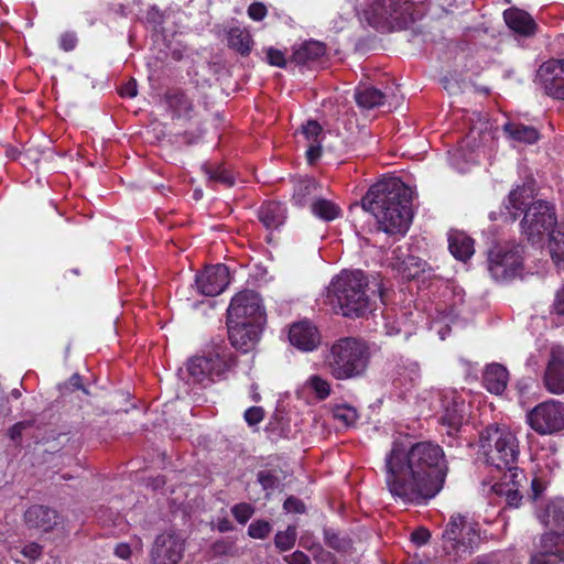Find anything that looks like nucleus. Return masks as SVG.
Masks as SVG:
<instances>
[{"mask_svg":"<svg viewBox=\"0 0 564 564\" xmlns=\"http://www.w3.org/2000/svg\"><path fill=\"white\" fill-rule=\"evenodd\" d=\"M447 470L443 448L437 444L410 445L395 440L384 460L386 486L395 500L422 503L442 490Z\"/></svg>","mask_w":564,"mask_h":564,"instance_id":"nucleus-1","label":"nucleus"},{"mask_svg":"<svg viewBox=\"0 0 564 564\" xmlns=\"http://www.w3.org/2000/svg\"><path fill=\"white\" fill-rule=\"evenodd\" d=\"M362 209L371 213L380 230L404 235L412 220L408 187L392 177L373 184L361 199Z\"/></svg>","mask_w":564,"mask_h":564,"instance_id":"nucleus-2","label":"nucleus"},{"mask_svg":"<svg viewBox=\"0 0 564 564\" xmlns=\"http://www.w3.org/2000/svg\"><path fill=\"white\" fill-rule=\"evenodd\" d=\"M532 189L527 186H519L510 192L508 199L505 204L506 217L510 221H514L524 210V216L521 221L523 235L533 245L540 243L544 236L555 230L557 218L555 215L554 206L543 202L536 200L528 206V199L531 197Z\"/></svg>","mask_w":564,"mask_h":564,"instance_id":"nucleus-3","label":"nucleus"},{"mask_svg":"<svg viewBox=\"0 0 564 564\" xmlns=\"http://www.w3.org/2000/svg\"><path fill=\"white\" fill-rule=\"evenodd\" d=\"M479 452L486 464L506 470V478L519 476V441L509 426L491 424L484 429L479 435Z\"/></svg>","mask_w":564,"mask_h":564,"instance_id":"nucleus-4","label":"nucleus"},{"mask_svg":"<svg viewBox=\"0 0 564 564\" xmlns=\"http://www.w3.org/2000/svg\"><path fill=\"white\" fill-rule=\"evenodd\" d=\"M368 345L355 337H344L334 341L323 357L326 371L336 380L361 378L369 366Z\"/></svg>","mask_w":564,"mask_h":564,"instance_id":"nucleus-5","label":"nucleus"},{"mask_svg":"<svg viewBox=\"0 0 564 564\" xmlns=\"http://www.w3.org/2000/svg\"><path fill=\"white\" fill-rule=\"evenodd\" d=\"M367 278L361 270L343 271L333 279L328 297L333 308L347 317H359L369 308Z\"/></svg>","mask_w":564,"mask_h":564,"instance_id":"nucleus-6","label":"nucleus"},{"mask_svg":"<svg viewBox=\"0 0 564 564\" xmlns=\"http://www.w3.org/2000/svg\"><path fill=\"white\" fill-rule=\"evenodd\" d=\"M236 366V357L226 346H215L207 354L195 356L187 362V372L194 383L204 387L225 378Z\"/></svg>","mask_w":564,"mask_h":564,"instance_id":"nucleus-7","label":"nucleus"},{"mask_svg":"<svg viewBox=\"0 0 564 564\" xmlns=\"http://www.w3.org/2000/svg\"><path fill=\"white\" fill-rule=\"evenodd\" d=\"M443 550L453 560L469 556L480 542L479 528L459 514L452 516L442 534Z\"/></svg>","mask_w":564,"mask_h":564,"instance_id":"nucleus-8","label":"nucleus"},{"mask_svg":"<svg viewBox=\"0 0 564 564\" xmlns=\"http://www.w3.org/2000/svg\"><path fill=\"white\" fill-rule=\"evenodd\" d=\"M523 261V246L509 241L490 250L488 270L496 281L503 282L521 275Z\"/></svg>","mask_w":564,"mask_h":564,"instance_id":"nucleus-9","label":"nucleus"},{"mask_svg":"<svg viewBox=\"0 0 564 564\" xmlns=\"http://www.w3.org/2000/svg\"><path fill=\"white\" fill-rule=\"evenodd\" d=\"M370 25L381 32L403 29L414 21L412 4L404 2L379 1L365 12Z\"/></svg>","mask_w":564,"mask_h":564,"instance_id":"nucleus-10","label":"nucleus"},{"mask_svg":"<svg viewBox=\"0 0 564 564\" xmlns=\"http://www.w3.org/2000/svg\"><path fill=\"white\" fill-rule=\"evenodd\" d=\"M527 423L539 435H556L564 431V403L547 400L527 413Z\"/></svg>","mask_w":564,"mask_h":564,"instance_id":"nucleus-11","label":"nucleus"},{"mask_svg":"<svg viewBox=\"0 0 564 564\" xmlns=\"http://www.w3.org/2000/svg\"><path fill=\"white\" fill-rule=\"evenodd\" d=\"M227 321L265 325L267 315L259 294L250 290L236 294L228 307Z\"/></svg>","mask_w":564,"mask_h":564,"instance_id":"nucleus-12","label":"nucleus"},{"mask_svg":"<svg viewBox=\"0 0 564 564\" xmlns=\"http://www.w3.org/2000/svg\"><path fill=\"white\" fill-rule=\"evenodd\" d=\"M489 132L474 126L469 133L462 140L459 145L449 151L451 164L459 172H466L469 165L478 162L482 145L490 139Z\"/></svg>","mask_w":564,"mask_h":564,"instance_id":"nucleus-13","label":"nucleus"},{"mask_svg":"<svg viewBox=\"0 0 564 564\" xmlns=\"http://www.w3.org/2000/svg\"><path fill=\"white\" fill-rule=\"evenodd\" d=\"M185 541L173 530L156 535L150 550L152 564H177L184 553Z\"/></svg>","mask_w":564,"mask_h":564,"instance_id":"nucleus-14","label":"nucleus"},{"mask_svg":"<svg viewBox=\"0 0 564 564\" xmlns=\"http://www.w3.org/2000/svg\"><path fill=\"white\" fill-rule=\"evenodd\" d=\"M534 83L546 96L564 100V59L543 63L536 72Z\"/></svg>","mask_w":564,"mask_h":564,"instance_id":"nucleus-15","label":"nucleus"},{"mask_svg":"<svg viewBox=\"0 0 564 564\" xmlns=\"http://www.w3.org/2000/svg\"><path fill=\"white\" fill-rule=\"evenodd\" d=\"M442 405L440 422L449 429L448 434L457 432L465 420V401L455 390L438 392Z\"/></svg>","mask_w":564,"mask_h":564,"instance_id":"nucleus-16","label":"nucleus"},{"mask_svg":"<svg viewBox=\"0 0 564 564\" xmlns=\"http://www.w3.org/2000/svg\"><path fill=\"white\" fill-rule=\"evenodd\" d=\"M530 564H564V534H542L539 551L531 556Z\"/></svg>","mask_w":564,"mask_h":564,"instance_id":"nucleus-17","label":"nucleus"},{"mask_svg":"<svg viewBox=\"0 0 564 564\" xmlns=\"http://www.w3.org/2000/svg\"><path fill=\"white\" fill-rule=\"evenodd\" d=\"M195 284L198 292L206 296L220 294L229 284V272L225 264L218 263L206 267L196 275Z\"/></svg>","mask_w":564,"mask_h":564,"instance_id":"nucleus-18","label":"nucleus"},{"mask_svg":"<svg viewBox=\"0 0 564 564\" xmlns=\"http://www.w3.org/2000/svg\"><path fill=\"white\" fill-rule=\"evenodd\" d=\"M229 340L241 352L251 351L259 343L264 325L227 321Z\"/></svg>","mask_w":564,"mask_h":564,"instance_id":"nucleus-19","label":"nucleus"},{"mask_svg":"<svg viewBox=\"0 0 564 564\" xmlns=\"http://www.w3.org/2000/svg\"><path fill=\"white\" fill-rule=\"evenodd\" d=\"M290 343L303 351L315 350L319 343L321 336L317 328L310 322H300L291 326L289 330Z\"/></svg>","mask_w":564,"mask_h":564,"instance_id":"nucleus-20","label":"nucleus"},{"mask_svg":"<svg viewBox=\"0 0 564 564\" xmlns=\"http://www.w3.org/2000/svg\"><path fill=\"white\" fill-rule=\"evenodd\" d=\"M24 521L31 529L48 532L56 524V512L48 507L35 505L24 512Z\"/></svg>","mask_w":564,"mask_h":564,"instance_id":"nucleus-21","label":"nucleus"},{"mask_svg":"<svg viewBox=\"0 0 564 564\" xmlns=\"http://www.w3.org/2000/svg\"><path fill=\"white\" fill-rule=\"evenodd\" d=\"M508 381L509 371L501 364H489L482 371V384L490 393L501 394L506 390Z\"/></svg>","mask_w":564,"mask_h":564,"instance_id":"nucleus-22","label":"nucleus"},{"mask_svg":"<svg viewBox=\"0 0 564 564\" xmlns=\"http://www.w3.org/2000/svg\"><path fill=\"white\" fill-rule=\"evenodd\" d=\"M544 384L553 394L564 393V358L560 354H552L544 375Z\"/></svg>","mask_w":564,"mask_h":564,"instance_id":"nucleus-23","label":"nucleus"},{"mask_svg":"<svg viewBox=\"0 0 564 564\" xmlns=\"http://www.w3.org/2000/svg\"><path fill=\"white\" fill-rule=\"evenodd\" d=\"M390 265L392 269L397 270L402 278L412 279L421 271L422 261L417 257L404 254L400 248H397L392 251Z\"/></svg>","mask_w":564,"mask_h":564,"instance_id":"nucleus-24","label":"nucleus"},{"mask_svg":"<svg viewBox=\"0 0 564 564\" xmlns=\"http://www.w3.org/2000/svg\"><path fill=\"white\" fill-rule=\"evenodd\" d=\"M448 249L455 259L466 262L475 252L474 240L463 231L448 234Z\"/></svg>","mask_w":564,"mask_h":564,"instance_id":"nucleus-25","label":"nucleus"},{"mask_svg":"<svg viewBox=\"0 0 564 564\" xmlns=\"http://www.w3.org/2000/svg\"><path fill=\"white\" fill-rule=\"evenodd\" d=\"M507 25L521 35H532L535 31V22L529 13L519 9H507L503 12Z\"/></svg>","mask_w":564,"mask_h":564,"instance_id":"nucleus-26","label":"nucleus"},{"mask_svg":"<svg viewBox=\"0 0 564 564\" xmlns=\"http://www.w3.org/2000/svg\"><path fill=\"white\" fill-rule=\"evenodd\" d=\"M258 217L267 229H276L284 223L285 208L278 202H268L259 208Z\"/></svg>","mask_w":564,"mask_h":564,"instance_id":"nucleus-27","label":"nucleus"},{"mask_svg":"<svg viewBox=\"0 0 564 564\" xmlns=\"http://www.w3.org/2000/svg\"><path fill=\"white\" fill-rule=\"evenodd\" d=\"M525 479L522 473L519 470V476L517 478H506L503 476V480L494 486V490L500 495L506 497V501L508 506L518 508L522 500V496L519 492V487L521 486V481Z\"/></svg>","mask_w":564,"mask_h":564,"instance_id":"nucleus-28","label":"nucleus"},{"mask_svg":"<svg viewBox=\"0 0 564 564\" xmlns=\"http://www.w3.org/2000/svg\"><path fill=\"white\" fill-rule=\"evenodd\" d=\"M503 131L512 141L533 144L540 139L539 131L530 126L517 122H507L503 124Z\"/></svg>","mask_w":564,"mask_h":564,"instance_id":"nucleus-29","label":"nucleus"},{"mask_svg":"<svg viewBox=\"0 0 564 564\" xmlns=\"http://www.w3.org/2000/svg\"><path fill=\"white\" fill-rule=\"evenodd\" d=\"M549 253L558 269H564V224L552 230L547 240Z\"/></svg>","mask_w":564,"mask_h":564,"instance_id":"nucleus-30","label":"nucleus"},{"mask_svg":"<svg viewBox=\"0 0 564 564\" xmlns=\"http://www.w3.org/2000/svg\"><path fill=\"white\" fill-rule=\"evenodd\" d=\"M355 99L359 107L372 109L383 105L386 94L375 87L362 86L357 88Z\"/></svg>","mask_w":564,"mask_h":564,"instance_id":"nucleus-31","label":"nucleus"},{"mask_svg":"<svg viewBox=\"0 0 564 564\" xmlns=\"http://www.w3.org/2000/svg\"><path fill=\"white\" fill-rule=\"evenodd\" d=\"M538 518L545 525L564 527V499L550 502L545 511L538 514Z\"/></svg>","mask_w":564,"mask_h":564,"instance_id":"nucleus-32","label":"nucleus"},{"mask_svg":"<svg viewBox=\"0 0 564 564\" xmlns=\"http://www.w3.org/2000/svg\"><path fill=\"white\" fill-rule=\"evenodd\" d=\"M420 377V366L415 361H408L404 365H399L392 380L393 384L401 388L413 383Z\"/></svg>","mask_w":564,"mask_h":564,"instance_id":"nucleus-33","label":"nucleus"},{"mask_svg":"<svg viewBox=\"0 0 564 564\" xmlns=\"http://www.w3.org/2000/svg\"><path fill=\"white\" fill-rule=\"evenodd\" d=\"M250 33L240 26H234L228 31V44L241 54H247L251 47Z\"/></svg>","mask_w":564,"mask_h":564,"instance_id":"nucleus-34","label":"nucleus"},{"mask_svg":"<svg viewBox=\"0 0 564 564\" xmlns=\"http://www.w3.org/2000/svg\"><path fill=\"white\" fill-rule=\"evenodd\" d=\"M303 389L314 393L316 399L319 401L327 399L332 392V386L329 381L319 375L310 376L305 380Z\"/></svg>","mask_w":564,"mask_h":564,"instance_id":"nucleus-35","label":"nucleus"},{"mask_svg":"<svg viewBox=\"0 0 564 564\" xmlns=\"http://www.w3.org/2000/svg\"><path fill=\"white\" fill-rule=\"evenodd\" d=\"M311 209L316 217L325 221H332L340 216L339 206L325 198L313 202Z\"/></svg>","mask_w":564,"mask_h":564,"instance_id":"nucleus-36","label":"nucleus"},{"mask_svg":"<svg viewBox=\"0 0 564 564\" xmlns=\"http://www.w3.org/2000/svg\"><path fill=\"white\" fill-rule=\"evenodd\" d=\"M316 183L311 178L299 180L294 185L292 202L295 206L303 207L313 196Z\"/></svg>","mask_w":564,"mask_h":564,"instance_id":"nucleus-37","label":"nucleus"},{"mask_svg":"<svg viewBox=\"0 0 564 564\" xmlns=\"http://www.w3.org/2000/svg\"><path fill=\"white\" fill-rule=\"evenodd\" d=\"M325 54V45L317 41L305 42L296 52L295 59L299 63L315 61Z\"/></svg>","mask_w":564,"mask_h":564,"instance_id":"nucleus-38","label":"nucleus"},{"mask_svg":"<svg viewBox=\"0 0 564 564\" xmlns=\"http://www.w3.org/2000/svg\"><path fill=\"white\" fill-rule=\"evenodd\" d=\"M297 532L294 525H289L284 531H279L274 536V545L281 552L291 550L296 542Z\"/></svg>","mask_w":564,"mask_h":564,"instance_id":"nucleus-39","label":"nucleus"},{"mask_svg":"<svg viewBox=\"0 0 564 564\" xmlns=\"http://www.w3.org/2000/svg\"><path fill=\"white\" fill-rule=\"evenodd\" d=\"M204 170H205V173L210 183H220L227 187H230L234 185V177H232L231 173L228 170H226L225 167H223V166H216V167L205 166Z\"/></svg>","mask_w":564,"mask_h":564,"instance_id":"nucleus-40","label":"nucleus"},{"mask_svg":"<svg viewBox=\"0 0 564 564\" xmlns=\"http://www.w3.org/2000/svg\"><path fill=\"white\" fill-rule=\"evenodd\" d=\"M333 416L341 422L345 426H351L356 423L358 414L355 408L341 404L333 408Z\"/></svg>","mask_w":564,"mask_h":564,"instance_id":"nucleus-41","label":"nucleus"},{"mask_svg":"<svg viewBox=\"0 0 564 564\" xmlns=\"http://www.w3.org/2000/svg\"><path fill=\"white\" fill-rule=\"evenodd\" d=\"M166 102L177 116L183 112H187L191 109L188 99L180 91L166 95Z\"/></svg>","mask_w":564,"mask_h":564,"instance_id":"nucleus-42","label":"nucleus"},{"mask_svg":"<svg viewBox=\"0 0 564 564\" xmlns=\"http://www.w3.org/2000/svg\"><path fill=\"white\" fill-rule=\"evenodd\" d=\"M324 538H325V543L329 547H332L336 551H346L350 547L349 540H347L343 536H339V534H337L336 532H334L330 529L324 530Z\"/></svg>","mask_w":564,"mask_h":564,"instance_id":"nucleus-43","label":"nucleus"},{"mask_svg":"<svg viewBox=\"0 0 564 564\" xmlns=\"http://www.w3.org/2000/svg\"><path fill=\"white\" fill-rule=\"evenodd\" d=\"M271 532V524L264 520L253 521L248 528V534L252 539H264Z\"/></svg>","mask_w":564,"mask_h":564,"instance_id":"nucleus-44","label":"nucleus"},{"mask_svg":"<svg viewBox=\"0 0 564 564\" xmlns=\"http://www.w3.org/2000/svg\"><path fill=\"white\" fill-rule=\"evenodd\" d=\"M253 512V507L246 502L237 503L231 508L232 516L240 524L247 523L248 520L252 517Z\"/></svg>","mask_w":564,"mask_h":564,"instance_id":"nucleus-45","label":"nucleus"},{"mask_svg":"<svg viewBox=\"0 0 564 564\" xmlns=\"http://www.w3.org/2000/svg\"><path fill=\"white\" fill-rule=\"evenodd\" d=\"M302 134L305 137L307 143L322 142V127L317 121H307V123L302 127Z\"/></svg>","mask_w":564,"mask_h":564,"instance_id":"nucleus-46","label":"nucleus"},{"mask_svg":"<svg viewBox=\"0 0 564 564\" xmlns=\"http://www.w3.org/2000/svg\"><path fill=\"white\" fill-rule=\"evenodd\" d=\"M258 481L264 490H273L279 486V478L272 470H260L258 473Z\"/></svg>","mask_w":564,"mask_h":564,"instance_id":"nucleus-47","label":"nucleus"},{"mask_svg":"<svg viewBox=\"0 0 564 564\" xmlns=\"http://www.w3.org/2000/svg\"><path fill=\"white\" fill-rule=\"evenodd\" d=\"M243 417L249 426H254L264 417V411L261 406H251L245 411Z\"/></svg>","mask_w":564,"mask_h":564,"instance_id":"nucleus-48","label":"nucleus"},{"mask_svg":"<svg viewBox=\"0 0 564 564\" xmlns=\"http://www.w3.org/2000/svg\"><path fill=\"white\" fill-rule=\"evenodd\" d=\"M24 557L34 562L39 560L43 554V546L36 542H30L25 544L21 551Z\"/></svg>","mask_w":564,"mask_h":564,"instance_id":"nucleus-49","label":"nucleus"},{"mask_svg":"<svg viewBox=\"0 0 564 564\" xmlns=\"http://www.w3.org/2000/svg\"><path fill=\"white\" fill-rule=\"evenodd\" d=\"M268 13L267 7L262 2H253L248 8V15L253 21H261Z\"/></svg>","mask_w":564,"mask_h":564,"instance_id":"nucleus-50","label":"nucleus"},{"mask_svg":"<svg viewBox=\"0 0 564 564\" xmlns=\"http://www.w3.org/2000/svg\"><path fill=\"white\" fill-rule=\"evenodd\" d=\"M267 61L270 65L284 67L285 66V57L284 54L274 48H269L267 52Z\"/></svg>","mask_w":564,"mask_h":564,"instance_id":"nucleus-51","label":"nucleus"},{"mask_svg":"<svg viewBox=\"0 0 564 564\" xmlns=\"http://www.w3.org/2000/svg\"><path fill=\"white\" fill-rule=\"evenodd\" d=\"M283 508L285 509V511L293 513H303L305 510L304 503L300 499L294 497H289L284 501Z\"/></svg>","mask_w":564,"mask_h":564,"instance_id":"nucleus-52","label":"nucleus"},{"mask_svg":"<svg viewBox=\"0 0 564 564\" xmlns=\"http://www.w3.org/2000/svg\"><path fill=\"white\" fill-rule=\"evenodd\" d=\"M322 153V142H311L307 144L306 158L308 163L313 164Z\"/></svg>","mask_w":564,"mask_h":564,"instance_id":"nucleus-53","label":"nucleus"},{"mask_svg":"<svg viewBox=\"0 0 564 564\" xmlns=\"http://www.w3.org/2000/svg\"><path fill=\"white\" fill-rule=\"evenodd\" d=\"M30 422H18L9 430V436L12 441L17 442L21 438L22 432L30 427Z\"/></svg>","mask_w":564,"mask_h":564,"instance_id":"nucleus-54","label":"nucleus"},{"mask_svg":"<svg viewBox=\"0 0 564 564\" xmlns=\"http://www.w3.org/2000/svg\"><path fill=\"white\" fill-rule=\"evenodd\" d=\"M76 43H77V39H76L75 34H73V33H65L59 39V45L66 52L74 50L76 46Z\"/></svg>","mask_w":564,"mask_h":564,"instance_id":"nucleus-55","label":"nucleus"},{"mask_svg":"<svg viewBox=\"0 0 564 564\" xmlns=\"http://www.w3.org/2000/svg\"><path fill=\"white\" fill-rule=\"evenodd\" d=\"M284 561L289 564H311L308 556L301 551H295L291 555L285 556Z\"/></svg>","mask_w":564,"mask_h":564,"instance_id":"nucleus-56","label":"nucleus"},{"mask_svg":"<svg viewBox=\"0 0 564 564\" xmlns=\"http://www.w3.org/2000/svg\"><path fill=\"white\" fill-rule=\"evenodd\" d=\"M554 312L564 317V285L557 291L553 303Z\"/></svg>","mask_w":564,"mask_h":564,"instance_id":"nucleus-57","label":"nucleus"},{"mask_svg":"<svg viewBox=\"0 0 564 564\" xmlns=\"http://www.w3.org/2000/svg\"><path fill=\"white\" fill-rule=\"evenodd\" d=\"M430 536V532L423 528L415 530L411 535L412 541L417 545L425 544L429 541Z\"/></svg>","mask_w":564,"mask_h":564,"instance_id":"nucleus-58","label":"nucleus"},{"mask_svg":"<svg viewBox=\"0 0 564 564\" xmlns=\"http://www.w3.org/2000/svg\"><path fill=\"white\" fill-rule=\"evenodd\" d=\"M138 94L137 82L134 79H130L124 86L120 89V95L122 97L133 98Z\"/></svg>","mask_w":564,"mask_h":564,"instance_id":"nucleus-59","label":"nucleus"},{"mask_svg":"<svg viewBox=\"0 0 564 564\" xmlns=\"http://www.w3.org/2000/svg\"><path fill=\"white\" fill-rule=\"evenodd\" d=\"M314 558L321 563L335 564L334 555L323 549H321L318 553L314 555Z\"/></svg>","mask_w":564,"mask_h":564,"instance_id":"nucleus-60","label":"nucleus"},{"mask_svg":"<svg viewBox=\"0 0 564 564\" xmlns=\"http://www.w3.org/2000/svg\"><path fill=\"white\" fill-rule=\"evenodd\" d=\"M115 555L122 560H128L131 556V549L126 543H120L115 547Z\"/></svg>","mask_w":564,"mask_h":564,"instance_id":"nucleus-61","label":"nucleus"},{"mask_svg":"<svg viewBox=\"0 0 564 564\" xmlns=\"http://www.w3.org/2000/svg\"><path fill=\"white\" fill-rule=\"evenodd\" d=\"M531 489H532V498L534 500H536L542 495V492L544 491L545 487H544L542 481H540L539 479L534 478L532 480V482H531Z\"/></svg>","mask_w":564,"mask_h":564,"instance_id":"nucleus-62","label":"nucleus"},{"mask_svg":"<svg viewBox=\"0 0 564 564\" xmlns=\"http://www.w3.org/2000/svg\"><path fill=\"white\" fill-rule=\"evenodd\" d=\"M217 529L219 532H229L234 529L230 520L227 518L219 519L217 522Z\"/></svg>","mask_w":564,"mask_h":564,"instance_id":"nucleus-63","label":"nucleus"},{"mask_svg":"<svg viewBox=\"0 0 564 564\" xmlns=\"http://www.w3.org/2000/svg\"><path fill=\"white\" fill-rule=\"evenodd\" d=\"M386 329H387V334L390 335V336H393V335H397V334H400L401 333V327L398 325L395 326L394 324L390 325V324H386Z\"/></svg>","mask_w":564,"mask_h":564,"instance_id":"nucleus-64","label":"nucleus"}]
</instances>
